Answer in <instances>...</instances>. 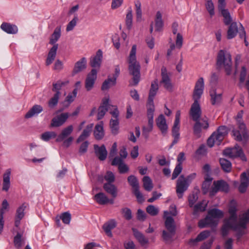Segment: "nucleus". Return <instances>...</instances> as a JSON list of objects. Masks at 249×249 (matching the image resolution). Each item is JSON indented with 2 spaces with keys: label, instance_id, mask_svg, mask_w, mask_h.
Returning <instances> with one entry per match:
<instances>
[{
  "label": "nucleus",
  "instance_id": "f257e3e1",
  "mask_svg": "<svg viewBox=\"0 0 249 249\" xmlns=\"http://www.w3.org/2000/svg\"><path fill=\"white\" fill-rule=\"evenodd\" d=\"M204 89V79L199 78L196 81L193 94L194 102L192 105L190 115L193 121L201 120V110L199 104V100L203 93Z\"/></svg>",
  "mask_w": 249,
  "mask_h": 249
},
{
  "label": "nucleus",
  "instance_id": "f03ea898",
  "mask_svg": "<svg viewBox=\"0 0 249 249\" xmlns=\"http://www.w3.org/2000/svg\"><path fill=\"white\" fill-rule=\"evenodd\" d=\"M137 46L133 45L130 51L128 62L129 63L128 70L130 75L133 76L132 82H129L131 86H137L140 81L141 66L139 63L136 60Z\"/></svg>",
  "mask_w": 249,
  "mask_h": 249
},
{
  "label": "nucleus",
  "instance_id": "7ed1b4c3",
  "mask_svg": "<svg viewBox=\"0 0 249 249\" xmlns=\"http://www.w3.org/2000/svg\"><path fill=\"white\" fill-rule=\"evenodd\" d=\"M216 67L217 69H224L227 75L231 74L232 63L231 55L229 52L224 50L218 52L216 58Z\"/></svg>",
  "mask_w": 249,
  "mask_h": 249
},
{
  "label": "nucleus",
  "instance_id": "20e7f679",
  "mask_svg": "<svg viewBox=\"0 0 249 249\" xmlns=\"http://www.w3.org/2000/svg\"><path fill=\"white\" fill-rule=\"evenodd\" d=\"M238 128H233L231 133L234 140L237 142H242L244 144L249 139V135L246 126L244 122L241 120L238 121Z\"/></svg>",
  "mask_w": 249,
  "mask_h": 249
},
{
  "label": "nucleus",
  "instance_id": "39448f33",
  "mask_svg": "<svg viewBox=\"0 0 249 249\" xmlns=\"http://www.w3.org/2000/svg\"><path fill=\"white\" fill-rule=\"evenodd\" d=\"M223 154L230 158L240 157L243 161H247V158L243 153L242 149L237 144L235 145L233 148L225 149L223 151Z\"/></svg>",
  "mask_w": 249,
  "mask_h": 249
},
{
  "label": "nucleus",
  "instance_id": "423d86ee",
  "mask_svg": "<svg viewBox=\"0 0 249 249\" xmlns=\"http://www.w3.org/2000/svg\"><path fill=\"white\" fill-rule=\"evenodd\" d=\"M229 186L228 183L223 180L214 181L213 183V186L210 191V195L211 196L215 195L218 191L228 192Z\"/></svg>",
  "mask_w": 249,
  "mask_h": 249
},
{
  "label": "nucleus",
  "instance_id": "0eeeda50",
  "mask_svg": "<svg viewBox=\"0 0 249 249\" xmlns=\"http://www.w3.org/2000/svg\"><path fill=\"white\" fill-rule=\"evenodd\" d=\"M189 185V184L186 182L184 176L181 175L177 180L176 186V192L179 198L182 197L183 194L187 190Z\"/></svg>",
  "mask_w": 249,
  "mask_h": 249
},
{
  "label": "nucleus",
  "instance_id": "6e6552de",
  "mask_svg": "<svg viewBox=\"0 0 249 249\" xmlns=\"http://www.w3.org/2000/svg\"><path fill=\"white\" fill-rule=\"evenodd\" d=\"M201 121L202 123L200 122V120L194 121L196 123L193 127L194 134L198 137L200 136L201 128L207 129L209 126L208 119L206 117L201 119Z\"/></svg>",
  "mask_w": 249,
  "mask_h": 249
},
{
  "label": "nucleus",
  "instance_id": "1a4fd4ad",
  "mask_svg": "<svg viewBox=\"0 0 249 249\" xmlns=\"http://www.w3.org/2000/svg\"><path fill=\"white\" fill-rule=\"evenodd\" d=\"M249 222V209L244 213L242 216L240 218L238 223H237L236 220L231 221L233 224V230H238L240 229L245 230L247 226V224Z\"/></svg>",
  "mask_w": 249,
  "mask_h": 249
},
{
  "label": "nucleus",
  "instance_id": "9d476101",
  "mask_svg": "<svg viewBox=\"0 0 249 249\" xmlns=\"http://www.w3.org/2000/svg\"><path fill=\"white\" fill-rule=\"evenodd\" d=\"M69 114L62 113L53 117L51 121V126L57 127L62 126L67 120Z\"/></svg>",
  "mask_w": 249,
  "mask_h": 249
},
{
  "label": "nucleus",
  "instance_id": "9b49d317",
  "mask_svg": "<svg viewBox=\"0 0 249 249\" xmlns=\"http://www.w3.org/2000/svg\"><path fill=\"white\" fill-rule=\"evenodd\" d=\"M158 89V80L157 79H156L151 83L146 106H154V98Z\"/></svg>",
  "mask_w": 249,
  "mask_h": 249
},
{
  "label": "nucleus",
  "instance_id": "f8f14e48",
  "mask_svg": "<svg viewBox=\"0 0 249 249\" xmlns=\"http://www.w3.org/2000/svg\"><path fill=\"white\" fill-rule=\"evenodd\" d=\"M161 80L160 84H162L164 88L168 90L171 91L172 89V85L171 79L167 73V69L164 67H162L161 69Z\"/></svg>",
  "mask_w": 249,
  "mask_h": 249
},
{
  "label": "nucleus",
  "instance_id": "ddd939ff",
  "mask_svg": "<svg viewBox=\"0 0 249 249\" xmlns=\"http://www.w3.org/2000/svg\"><path fill=\"white\" fill-rule=\"evenodd\" d=\"M97 71L93 69L87 75L85 80V88L87 91H90L93 88L97 78Z\"/></svg>",
  "mask_w": 249,
  "mask_h": 249
},
{
  "label": "nucleus",
  "instance_id": "4468645a",
  "mask_svg": "<svg viewBox=\"0 0 249 249\" xmlns=\"http://www.w3.org/2000/svg\"><path fill=\"white\" fill-rule=\"evenodd\" d=\"M241 183L238 190L241 193H245L249 185V171L243 172L240 175Z\"/></svg>",
  "mask_w": 249,
  "mask_h": 249
},
{
  "label": "nucleus",
  "instance_id": "2eb2a0df",
  "mask_svg": "<svg viewBox=\"0 0 249 249\" xmlns=\"http://www.w3.org/2000/svg\"><path fill=\"white\" fill-rule=\"evenodd\" d=\"M156 124L160 130L163 136H165L167 132L168 125L163 115L160 114L156 120Z\"/></svg>",
  "mask_w": 249,
  "mask_h": 249
},
{
  "label": "nucleus",
  "instance_id": "dca6fc26",
  "mask_svg": "<svg viewBox=\"0 0 249 249\" xmlns=\"http://www.w3.org/2000/svg\"><path fill=\"white\" fill-rule=\"evenodd\" d=\"M218 220L215 219L208 215L204 219L198 222V226L200 228H204L207 226L215 227L217 225Z\"/></svg>",
  "mask_w": 249,
  "mask_h": 249
},
{
  "label": "nucleus",
  "instance_id": "f3484780",
  "mask_svg": "<svg viewBox=\"0 0 249 249\" xmlns=\"http://www.w3.org/2000/svg\"><path fill=\"white\" fill-rule=\"evenodd\" d=\"M109 99H104L100 106L98 108L97 114V120H101L105 116L106 113L108 111L109 107Z\"/></svg>",
  "mask_w": 249,
  "mask_h": 249
},
{
  "label": "nucleus",
  "instance_id": "a211bd4d",
  "mask_svg": "<svg viewBox=\"0 0 249 249\" xmlns=\"http://www.w3.org/2000/svg\"><path fill=\"white\" fill-rule=\"evenodd\" d=\"M94 149L96 156L100 160L103 161L106 159L107 152L104 144L102 145L101 146H99L97 144H94Z\"/></svg>",
  "mask_w": 249,
  "mask_h": 249
},
{
  "label": "nucleus",
  "instance_id": "6ab92c4d",
  "mask_svg": "<svg viewBox=\"0 0 249 249\" xmlns=\"http://www.w3.org/2000/svg\"><path fill=\"white\" fill-rule=\"evenodd\" d=\"M103 58V53L101 50H98L96 55L90 58V65L93 68H99Z\"/></svg>",
  "mask_w": 249,
  "mask_h": 249
},
{
  "label": "nucleus",
  "instance_id": "aec40b11",
  "mask_svg": "<svg viewBox=\"0 0 249 249\" xmlns=\"http://www.w3.org/2000/svg\"><path fill=\"white\" fill-rule=\"evenodd\" d=\"M86 65L87 60L86 58L82 57L75 63L72 71V75L73 76L85 70L86 68Z\"/></svg>",
  "mask_w": 249,
  "mask_h": 249
},
{
  "label": "nucleus",
  "instance_id": "412c9836",
  "mask_svg": "<svg viewBox=\"0 0 249 249\" xmlns=\"http://www.w3.org/2000/svg\"><path fill=\"white\" fill-rule=\"evenodd\" d=\"M104 190L112 197L115 198L118 195V189L117 187L112 183L106 182L103 185Z\"/></svg>",
  "mask_w": 249,
  "mask_h": 249
},
{
  "label": "nucleus",
  "instance_id": "4be33fe9",
  "mask_svg": "<svg viewBox=\"0 0 249 249\" xmlns=\"http://www.w3.org/2000/svg\"><path fill=\"white\" fill-rule=\"evenodd\" d=\"M58 44L53 45L49 50L46 60V66H49L54 60L56 55V52L58 49Z\"/></svg>",
  "mask_w": 249,
  "mask_h": 249
},
{
  "label": "nucleus",
  "instance_id": "5701e85b",
  "mask_svg": "<svg viewBox=\"0 0 249 249\" xmlns=\"http://www.w3.org/2000/svg\"><path fill=\"white\" fill-rule=\"evenodd\" d=\"M0 28L9 34H16L18 32V28L16 25L7 22H3L0 25Z\"/></svg>",
  "mask_w": 249,
  "mask_h": 249
},
{
  "label": "nucleus",
  "instance_id": "b1692460",
  "mask_svg": "<svg viewBox=\"0 0 249 249\" xmlns=\"http://www.w3.org/2000/svg\"><path fill=\"white\" fill-rule=\"evenodd\" d=\"M93 126V124H88L86 128H85L81 134L79 136L76 140L77 143H80V142L84 141L87 138H88L92 131Z\"/></svg>",
  "mask_w": 249,
  "mask_h": 249
},
{
  "label": "nucleus",
  "instance_id": "393cba45",
  "mask_svg": "<svg viewBox=\"0 0 249 249\" xmlns=\"http://www.w3.org/2000/svg\"><path fill=\"white\" fill-rule=\"evenodd\" d=\"M43 111V107L38 105H35L26 113L25 118L26 119L31 118L34 116H37Z\"/></svg>",
  "mask_w": 249,
  "mask_h": 249
},
{
  "label": "nucleus",
  "instance_id": "a878e982",
  "mask_svg": "<svg viewBox=\"0 0 249 249\" xmlns=\"http://www.w3.org/2000/svg\"><path fill=\"white\" fill-rule=\"evenodd\" d=\"M215 133V136H216V140L218 142H222L225 136L228 134V129L227 126L225 125H221L218 127Z\"/></svg>",
  "mask_w": 249,
  "mask_h": 249
},
{
  "label": "nucleus",
  "instance_id": "bb28decb",
  "mask_svg": "<svg viewBox=\"0 0 249 249\" xmlns=\"http://www.w3.org/2000/svg\"><path fill=\"white\" fill-rule=\"evenodd\" d=\"M116 226V221L114 219H111L103 225V229L108 236L112 237L111 230L115 228Z\"/></svg>",
  "mask_w": 249,
  "mask_h": 249
},
{
  "label": "nucleus",
  "instance_id": "cd10ccee",
  "mask_svg": "<svg viewBox=\"0 0 249 249\" xmlns=\"http://www.w3.org/2000/svg\"><path fill=\"white\" fill-rule=\"evenodd\" d=\"M73 129V127L72 125H70L63 129L61 133L57 136L56 141L57 142H60L63 141L72 133Z\"/></svg>",
  "mask_w": 249,
  "mask_h": 249
},
{
  "label": "nucleus",
  "instance_id": "c85d7f7f",
  "mask_svg": "<svg viewBox=\"0 0 249 249\" xmlns=\"http://www.w3.org/2000/svg\"><path fill=\"white\" fill-rule=\"evenodd\" d=\"M147 116L148 118V125L150 127V130H152L153 127L154 112L155 111L154 106H146Z\"/></svg>",
  "mask_w": 249,
  "mask_h": 249
},
{
  "label": "nucleus",
  "instance_id": "c756f323",
  "mask_svg": "<svg viewBox=\"0 0 249 249\" xmlns=\"http://www.w3.org/2000/svg\"><path fill=\"white\" fill-rule=\"evenodd\" d=\"M179 124L174 123L172 133V136L174 137V139L169 147L170 148H171L174 144H176L178 142L179 139Z\"/></svg>",
  "mask_w": 249,
  "mask_h": 249
},
{
  "label": "nucleus",
  "instance_id": "7c9ffc66",
  "mask_svg": "<svg viewBox=\"0 0 249 249\" xmlns=\"http://www.w3.org/2000/svg\"><path fill=\"white\" fill-rule=\"evenodd\" d=\"M11 174L10 169H7L3 176L2 190L8 191L10 187V176Z\"/></svg>",
  "mask_w": 249,
  "mask_h": 249
},
{
  "label": "nucleus",
  "instance_id": "2f4dec72",
  "mask_svg": "<svg viewBox=\"0 0 249 249\" xmlns=\"http://www.w3.org/2000/svg\"><path fill=\"white\" fill-rule=\"evenodd\" d=\"M60 36L61 27L57 26L55 28L53 33L50 38L49 43L51 45H53V46L56 45V42L58 40Z\"/></svg>",
  "mask_w": 249,
  "mask_h": 249
},
{
  "label": "nucleus",
  "instance_id": "473e14b6",
  "mask_svg": "<svg viewBox=\"0 0 249 249\" xmlns=\"http://www.w3.org/2000/svg\"><path fill=\"white\" fill-rule=\"evenodd\" d=\"M94 135L95 138L98 140H101L104 137V132L102 122H100L99 124H97L95 125L94 131Z\"/></svg>",
  "mask_w": 249,
  "mask_h": 249
},
{
  "label": "nucleus",
  "instance_id": "72a5a7b5",
  "mask_svg": "<svg viewBox=\"0 0 249 249\" xmlns=\"http://www.w3.org/2000/svg\"><path fill=\"white\" fill-rule=\"evenodd\" d=\"M132 231L134 236L142 246H144L148 243V239L145 237L142 233L134 228L132 229Z\"/></svg>",
  "mask_w": 249,
  "mask_h": 249
},
{
  "label": "nucleus",
  "instance_id": "f704fd0d",
  "mask_svg": "<svg viewBox=\"0 0 249 249\" xmlns=\"http://www.w3.org/2000/svg\"><path fill=\"white\" fill-rule=\"evenodd\" d=\"M238 32V27L236 22H232L227 31V38L229 39L234 38Z\"/></svg>",
  "mask_w": 249,
  "mask_h": 249
},
{
  "label": "nucleus",
  "instance_id": "c9c22d12",
  "mask_svg": "<svg viewBox=\"0 0 249 249\" xmlns=\"http://www.w3.org/2000/svg\"><path fill=\"white\" fill-rule=\"evenodd\" d=\"M9 204L6 199L3 200L2 202V207L0 209V234L1 233L4 225L3 214L4 211L8 208Z\"/></svg>",
  "mask_w": 249,
  "mask_h": 249
},
{
  "label": "nucleus",
  "instance_id": "e433bc0d",
  "mask_svg": "<svg viewBox=\"0 0 249 249\" xmlns=\"http://www.w3.org/2000/svg\"><path fill=\"white\" fill-rule=\"evenodd\" d=\"M165 226L167 231L176 233L175 221L171 216H167L165 221Z\"/></svg>",
  "mask_w": 249,
  "mask_h": 249
},
{
  "label": "nucleus",
  "instance_id": "4c0bfd02",
  "mask_svg": "<svg viewBox=\"0 0 249 249\" xmlns=\"http://www.w3.org/2000/svg\"><path fill=\"white\" fill-rule=\"evenodd\" d=\"M210 95L211 97V103L213 105L218 104L222 100V94H217L215 89L210 91Z\"/></svg>",
  "mask_w": 249,
  "mask_h": 249
},
{
  "label": "nucleus",
  "instance_id": "58836bf2",
  "mask_svg": "<svg viewBox=\"0 0 249 249\" xmlns=\"http://www.w3.org/2000/svg\"><path fill=\"white\" fill-rule=\"evenodd\" d=\"M94 199L100 205H105L108 203L109 199L103 193H99L94 196Z\"/></svg>",
  "mask_w": 249,
  "mask_h": 249
},
{
  "label": "nucleus",
  "instance_id": "ea45409f",
  "mask_svg": "<svg viewBox=\"0 0 249 249\" xmlns=\"http://www.w3.org/2000/svg\"><path fill=\"white\" fill-rule=\"evenodd\" d=\"M116 84V81L115 79L108 77L107 79L104 81L103 83L101 89L102 90H106L108 89L112 86H114Z\"/></svg>",
  "mask_w": 249,
  "mask_h": 249
},
{
  "label": "nucleus",
  "instance_id": "a19ab883",
  "mask_svg": "<svg viewBox=\"0 0 249 249\" xmlns=\"http://www.w3.org/2000/svg\"><path fill=\"white\" fill-rule=\"evenodd\" d=\"M219 163L223 170L225 172L229 173L231 170V162L224 158H220L219 159Z\"/></svg>",
  "mask_w": 249,
  "mask_h": 249
},
{
  "label": "nucleus",
  "instance_id": "79ce46f5",
  "mask_svg": "<svg viewBox=\"0 0 249 249\" xmlns=\"http://www.w3.org/2000/svg\"><path fill=\"white\" fill-rule=\"evenodd\" d=\"M219 11L224 18L223 22L224 24L226 25L231 24L232 23V19L229 10L227 9H225Z\"/></svg>",
  "mask_w": 249,
  "mask_h": 249
},
{
  "label": "nucleus",
  "instance_id": "37998d69",
  "mask_svg": "<svg viewBox=\"0 0 249 249\" xmlns=\"http://www.w3.org/2000/svg\"><path fill=\"white\" fill-rule=\"evenodd\" d=\"M213 179V178L209 176H207V177L205 178V180L203 181L201 187L203 194L205 195L208 192Z\"/></svg>",
  "mask_w": 249,
  "mask_h": 249
},
{
  "label": "nucleus",
  "instance_id": "c03bdc74",
  "mask_svg": "<svg viewBox=\"0 0 249 249\" xmlns=\"http://www.w3.org/2000/svg\"><path fill=\"white\" fill-rule=\"evenodd\" d=\"M143 187L144 189L148 192L151 191L153 188L152 181L148 176H144L142 178Z\"/></svg>",
  "mask_w": 249,
  "mask_h": 249
},
{
  "label": "nucleus",
  "instance_id": "a18cd8bd",
  "mask_svg": "<svg viewBox=\"0 0 249 249\" xmlns=\"http://www.w3.org/2000/svg\"><path fill=\"white\" fill-rule=\"evenodd\" d=\"M208 215H210L216 220H218L219 218L223 216V212L216 208H213L209 210L208 212Z\"/></svg>",
  "mask_w": 249,
  "mask_h": 249
},
{
  "label": "nucleus",
  "instance_id": "49530a36",
  "mask_svg": "<svg viewBox=\"0 0 249 249\" xmlns=\"http://www.w3.org/2000/svg\"><path fill=\"white\" fill-rule=\"evenodd\" d=\"M230 229L233 230V224L231 220H227L221 229L222 235L223 237L226 236L229 233Z\"/></svg>",
  "mask_w": 249,
  "mask_h": 249
},
{
  "label": "nucleus",
  "instance_id": "de8ad7c7",
  "mask_svg": "<svg viewBox=\"0 0 249 249\" xmlns=\"http://www.w3.org/2000/svg\"><path fill=\"white\" fill-rule=\"evenodd\" d=\"M163 22L162 19V15L160 11H158L156 14L155 19L156 30L159 31L162 28Z\"/></svg>",
  "mask_w": 249,
  "mask_h": 249
},
{
  "label": "nucleus",
  "instance_id": "09e8293b",
  "mask_svg": "<svg viewBox=\"0 0 249 249\" xmlns=\"http://www.w3.org/2000/svg\"><path fill=\"white\" fill-rule=\"evenodd\" d=\"M109 125L111 130L112 133L114 135H116L118 132L119 129L118 119L111 118L110 121Z\"/></svg>",
  "mask_w": 249,
  "mask_h": 249
},
{
  "label": "nucleus",
  "instance_id": "8fccbe9b",
  "mask_svg": "<svg viewBox=\"0 0 249 249\" xmlns=\"http://www.w3.org/2000/svg\"><path fill=\"white\" fill-rule=\"evenodd\" d=\"M127 181L129 185L132 187V190L140 188L139 183L137 178L133 175H130L127 178Z\"/></svg>",
  "mask_w": 249,
  "mask_h": 249
},
{
  "label": "nucleus",
  "instance_id": "3c124183",
  "mask_svg": "<svg viewBox=\"0 0 249 249\" xmlns=\"http://www.w3.org/2000/svg\"><path fill=\"white\" fill-rule=\"evenodd\" d=\"M23 233V231L21 232H18L17 235L14 237V243L15 247L17 249H19L22 247V241L21 239Z\"/></svg>",
  "mask_w": 249,
  "mask_h": 249
},
{
  "label": "nucleus",
  "instance_id": "603ef678",
  "mask_svg": "<svg viewBox=\"0 0 249 249\" xmlns=\"http://www.w3.org/2000/svg\"><path fill=\"white\" fill-rule=\"evenodd\" d=\"M56 136V133L53 131H47L42 133L40 138L44 141L48 142L50 139L55 138Z\"/></svg>",
  "mask_w": 249,
  "mask_h": 249
},
{
  "label": "nucleus",
  "instance_id": "864d4df0",
  "mask_svg": "<svg viewBox=\"0 0 249 249\" xmlns=\"http://www.w3.org/2000/svg\"><path fill=\"white\" fill-rule=\"evenodd\" d=\"M60 96L58 92L55 93L53 97L49 100L48 106L50 107L53 108L57 105Z\"/></svg>",
  "mask_w": 249,
  "mask_h": 249
},
{
  "label": "nucleus",
  "instance_id": "5fc2aeb1",
  "mask_svg": "<svg viewBox=\"0 0 249 249\" xmlns=\"http://www.w3.org/2000/svg\"><path fill=\"white\" fill-rule=\"evenodd\" d=\"M215 133H213L211 136L208 138L207 140V144L210 147H212L214 143L219 145L221 142H218L216 140V136H215Z\"/></svg>",
  "mask_w": 249,
  "mask_h": 249
},
{
  "label": "nucleus",
  "instance_id": "6e6d98bb",
  "mask_svg": "<svg viewBox=\"0 0 249 249\" xmlns=\"http://www.w3.org/2000/svg\"><path fill=\"white\" fill-rule=\"evenodd\" d=\"M27 206V204L24 203L18 208L16 212V217L19 218V219H22L24 216V211Z\"/></svg>",
  "mask_w": 249,
  "mask_h": 249
},
{
  "label": "nucleus",
  "instance_id": "4d7b16f0",
  "mask_svg": "<svg viewBox=\"0 0 249 249\" xmlns=\"http://www.w3.org/2000/svg\"><path fill=\"white\" fill-rule=\"evenodd\" d=\"M146 211L151 216L157 215L159 212L158 208L152 205H148L146 207Z\"/></svg>",
  "mask_w": 249,
  "mask_h": 249
},
{
  "label": "nucleus",
  "instance_id": "13d9d810",
  "mask_svg": "<svg viewBox=\"0 0 249 249\" xmlns=\"http://www.w3.org/2000/svg\"><path fill=\"white\" fill-rule=\"evenodd\" d=\"M71 218V214L68 212L63 213L60 216V219H61L65 224H70Z\"/></svg>",
  "mask_w": 249,
  "mask_h": 249
},
{
  "label": "nucleus",
  "instance_id": "bf43d9fd",
  "mask_svg": "<svg viewBox=\"0 0 249 249\" xmlns=\"http://www.w3.org/2000/svg\"><path fill=\"white\" fill-rule=\"evenodd\" d=\"M175 234V232L163 230L162 231V237L165 242H168L171 241L172 240Z\"/></svg>",
  "mask_w": 249,
  "mask_h": 249
},
{
  "label": "nucleus",
  "instance_id": "052dcab7",
  "mask_svg": "<svg viewBox=\"0 0 249 249\" xmlns=\"http://www.w3.org/2000/svg\"><path fill=\"white\" fill-rule=\"evenodd\" d=\"M122 213L123 214L124 218L127 220H130L132 219V212L131 210L128 208H124L121 210Z\"/></svg>",
  "mask_w": 249,
  "mask_h": 249
},
{
  "label": "nucleus",
  "instance_id": "680f3d73",
  "mask_svg": "<svg viewBox=\"0 0 249 249\" xmlns=\"http://www.w3.org/2000/svg\"><path fill=\"white\" fill-rule=\"evenodd\" d=\"M132 193L135 196L139 203H142L144 201L142 194L140 191V188L132 190Z\"/></svg>",
  "mask_w": 249,
  "mask_h": 249
},
{
  "label": "nucleus",
  "instance_id": "e2e57ef3",
  "mask_svg": "<svg viewBox=\"0 0 249 249\" xmlns=\"http://www.w3.org/2000/svg\"><path fill=\"white\" fill-rule=\"evenodd\" d=\"M78 18L77 16H74V18L68 24L66 28L67 32L72 30L76 26Z\"/></svg>",
  "mask_w": 249,
  "mask_h": 249
},
{
  "label": "nucleus",
  "instance_id": "0e129e2a",
  "mask_svg": "<svg viewBox=\"0 0 249 249\" xmlns=\"http://www.w3.org/2000/svg\"><path fill=\"white\" fill-rule=\"evenodd\" d=\"M132 11H129L126 16L125 24L127 28L130 30L132 26Z\"/></svg>",
  "mask_w": 249,
  "mask_h": 249
},
{
  "label": "nucleus",
  "instance_id": "69168bd1",
  "mask_svg": "<svg viewBox=\"0 0 249 249\" xmlns=\"http://www.w3.org/2000/svg\"><path fill=\"white\" fill-rule=\"evenodd\" d=\"M182 170V165L180 163H178L175 168L174 170L172 177V179L174 180L175 178H176L179 175V174L181 172V171Z\"/></svg>",
  "mask_w": 249,
  "mask_h": 249
},
{
  "label": "nucleus",
  "instance_id": "338daca9",
  "mask_svg": "<svg viewBox=\"0 0 249 249\" xmlns=\"http://www.w3.org/2000/svg\"><path fill=\"white\" fill-rule=\"evenodd\" d=\"M206 9L211 16L214 14V5L212 0H208L206 4Z\"/></svg>",
  "mask_w": 249,
  "mask_h": 249
},
{
  "label": "nucleus",
  "instance_id": "774afa93",
  "mask_svg": "<svg viewBox=\"0 0 249 249\" xmlns=\"http://www.w3.org/2000/svg\"><path fill=\"white\" fill-rule=\"evenodd\" d=\"M210 234L209 231H204L201 232L196 237V240L201 241L207 238Z\"/></svg>",
  "mask_w": 249,
  "mask_h": 249
}]
</instances>
